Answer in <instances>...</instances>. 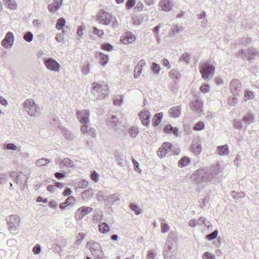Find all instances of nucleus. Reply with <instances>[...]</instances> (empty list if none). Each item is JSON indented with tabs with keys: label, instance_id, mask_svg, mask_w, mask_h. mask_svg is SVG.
<instances>
[{
	"label": "nucleus",
	"instance_id": "f257e3e1",
	"mask_svg": "<svg viewBox=\"0 0 259 259\" xmlns=\"http://www.w3.org/2000/svg\"><path fill=\"white\" fill-rule=\"evenodd\" d=\"M220 171L218 165L199 168L191 175L190 179L193 184L197 186V190L200 192L207 182L213 181Z\"/></svg>",
	"mask_w": 259,
	"mask_h": 259
},
{
	"label": "nucleus",
	"instance_id": "f03ea898",
	"mask_svg": "<svg viewBox=\"0 0 259 259\" xmlns=\"http://www.w3.org/2000/svg\"><path fill=\"white\" fill-rule=\"evenodd\" d=\"M180 153L179 148L169 142L163 143L157 151V155L161 158L167 156L179 155Z\"/></svg>",
	"mask_w": 259,
	"mask_h": 259
},
{
	"label": "nucleus",
	"instance_id": "7ed1b4c3",
	"mask_svg": "<svg viewBox=\"0 0 259 259\" xmlns=\"http://www.w3.org/2000/svg\"><path fill=\"white\" fill-rule=\"evenodd\" d=\"M92 93L98 100L105 98L108 96V86L95 82L92 84Z\"/></svg>",
	"mask_w": 259,
	"mask_h": 259
},
{
	"label": "nucleus",
	"instance_id": "20e7f679",
	"mask_svg": "<svg viewBox=\"0 0 259 259\" xmlns=\"http://www.w3.org/2000/svg\"><path fill=\"white\" fill-rule=\"evenodd\" d=\"M23 107L30 116L38 117L40 115L39 105L32 99H26L23 103Z\"/></svg>",
	"mask_w": 259,
	"mask_h": 259
},
{
	"label": "nucleus",
	"instance_id": "39448f33",
	"mask_svg": "<svg viewBox=\"0 0 259 259\" xmlns=\"http://www.w3.org/2000/svg\"><path fill=\"white\" fill-rule=\"evenodd\" d=\"M199 70L202 78L206 80L212 78L215 72L214 66L208 62L201 64Z\"/></svg>",
	"mask_w": 259,
	"mask_h": 259
},
{
	"label": "nucleus",
	"instance_id": "423d86ee",
	"mask_svg": "<svg viewBox=\"0 0 259 259\" xmlns=\"http://www.w3.org/2000/svg\"><path fill=\"white\" fill-rule=\"evenodd\" d=\"M8 229L13 233H16L20 223V218L17 214H12L7 219Z\"/></svg>",
	"mask_w": 259,
	"mask_h": 259
},
{
	"label": "nucleus",
	"instance_id": "0eeeda50",
	"mask_svg": "<svg viewBox=\"0 0 259 259\" xmlns=\"http://www.w3.org/2000/svg\"><path fill=\"white\" fill-rule=\"evenodd\" d=\"M87 247L90 249L94 256L98 258L103 257V253L102 250V247L98 242L91 240L87 242Z\"/></svg>",
	"mask_w": 259,
	"mask_h": 259
},
{
	"label": "nucleus",
	"instance_id": "6e6552de",
	"mask_svg": "<svg viewBox=\"0 0 259 259\" xmlns=\"http://www.w3.org/2000/svg\"><path fill=\"white\" fill-rule=\"evenodd\" d=\"M230 89L234 96H239L242 94V88L241 81L238 79H234L230 83Z\"/></svg>",
	"mask_w": 259,
	"mask_h": 259
},
{
	"label": "nucleus",
	"instance_id": "1a4fd4ad",
	"mask_svg": "<svg viewBox=\"0 0 259 259\" xmlns=\"http://www.w3.org/2000/svg\"><path fill=\"white\" fill-rule=\"evenodd\" d=\"M44 63L49 70L54 72H59L60 65L54 59L47 58L44 60Z\"/></svg>",
	"mask_w": 259,
	"mask_h": 259
},
{
	"label": "nucleus",
	"instance_id": "9d476101",
	"mask_svg": "<svg viewBox=\"0 0 259 259\" xmlns=\"http://www.w3.org/2000/svg\"><path fill=\"white\" fill-rule=\"evenodd\" d=\"M14 42V36L12 32H8L2 41V45L7 49L12 48Z\"/></svg>",
	"mask_w": 259,
	"mask_h": 259
},
{
	"label": "nucleus",
	"instance_id": "9b49d317",
	"mask_svg": "<svg viewBox=\"0 0 259 259\" xmlns=\"http://www.w3.org/2000/svg\"><path fill=\"white\" fill-rule=\"evenodd\" d=\"M93 208L89 206H82L77 209L75 213V218L78 220H81L84 217L91 213Z\"/></svg>",
	"mask_w": 259,
	"mask_h": 259
},
{
	"label": "nucleus",
	"instance_id": "f8f14e48",
	"mask_svg": "<svg viewBox=\"0 0 259 259\" xmlns=\"http://www.w3.org/2000/svg\"><path fill=\"white\" fill-rule=\"evenodd\" d=\"M256 52L255 49L253 48H248L245 50H242L240 55H241V57L244 59L250 61L254 59V57L256 56Z\"/></svg>",
	"mask_w": 259,
	"mask_h": 259
},
{
	"label": "nucleus",
	"instance_id": "ddd939ff",
	"mask_svg": "<svg viewBox=\"0 0 259 259\" xmlns=\"http://www.w3.org/2000/svg\"><path fill=\"white\" fill-rule=\"evenodd\" d=\"M76 114L78 119L82 124H88L89 122L90 113L89 110H78Z\"/></svg>",
	"mask_w": 259,
	"mask_h": 259
},
{
	"label": "nucleus",
	"instance_id": "4468645a",
	"mask_svg": "<svg viewBox=\"0 0 259 259\" xmlns=\"http://www.w3.org/2000/svg\"><path fill=\"white\" fill-rule=\"evenodd\" d=\"M189 105L190 108L198 114H199L202 110L203 103L198 99L192 100Z\"/></svg>",
	"mask_w": 259,
	"mask_h": 259
},
{
	"label": "nucleus",
	"instance_id": "2eb2a0df",
	"mask_svg": "<svg viewBox=\"0 0 259 259\" xmlns=\"http://www.w3.org/2000/svg\"><path fill=\"white\" fill-rule=\"evenodd\" d=\"M139 117L141 120L142 124L145 126L149 124L150 113L148 111H142L139 114Z\"/></svg>",
	"mask_w": 259,
	"mask_h": 259
},
{
	"label": "nucleus",
	"instance_id": "dca6fc26",
	"mask_svg": "<svg viewBox=\"0 0 259 259\" xmlns=\"http://www.w3.org/2000/svg\"><path fill=\"white\" fill-rule=\"evenodd\" d=\"M136 38L134 34L131 32H127L121 37V41L124 44H129L134 41Z\"/></svg>",
	"mask_w": 259,
	"mask_h": 259
},
{
	"label": "nucleus",
	"instance_id": "f3484780",
	"mask_svg": "<svg viewBox=\"0 0 259 259\" xmlns=\"http://www.w3.org/2000/svg\"><path fill=\"white\" fill-rule=\"evenodd\" d=\"M172 243H171L168 240H167L166 244L164 246V249L163 253L165 259H171L172 255Z\"/></svg>",
	"mask_w": 259,
	"mask_h": 259
},
{
	"label": "nucleus",
	"instance_id": "a211bd4d",
	"mask_svg": "<svg viewBox=\"0 0 259 259\" xmlns=\"http://www.w3.org/2000/svg\"><path fill=\"white\" fill-rule=\"evenodd\" d=\"M159 4L161 9L166 12L171 11L174 7L173 2L171 0H161Z\"/></svg>",
	"mask_w": 259,
	"mask_h": 259
},
{
	"label": "nucleus",
	"instance_id": "6ab92c4d",
	"mask_svg": "<svg viewBox=\"0 0 259 259\" xmlns=\"http://www.w3.org/2000/svg\"><path fill=\"white\" fill-rule=\"evenodd\" d=\"M181 107L176 106L170 108L168 110L169 116L172 118L178 117L181 114Z\"/></svg>",
	"mask_w": 259,
	"mask_h": 259
},
{
	"label": "nucleus",
	"instance_id": "aec40b11",
	"mask_svg": "<svg viewBox=\"0 0 259 259\" xmlns=\"http://www.w3.org/2000/svg\"><path fill=\"white\" fill-rule=\"evenodd\" d=\"M62 4V0H54V3L49 5L48 8L50 12H53L60 8Z\"/></svg>",
	"mask_w": 259,
	"mask_h": 259
},
{
	"label": "nucleus",
	"instance_id": "412c9836",
	"mask_svg": "<svg viewBox=\"0 0 259 259\" xmlns=\"http://www.w3.org/2000/svg\"><path fill=\"white\" fill-rule=\"evenodd\" d=\"M191 151L195 154H199L201 152V145L199 142H193L191 146Z\"/></svg>",
	"mask_w": 259,
	"mask_h": 259
},
{
	"label": "nucleus",
	"instance_id": "4be33fe9",
	"mask_svg": "<svg viewBox=\"0 0 259 259\" xmlns=\"http://www.w3.org/2000/svg\"><path fill=\"white\" fill-rule=\"evenodd\" d=\"M218 154L221 156H226L229 153V147L227 145L220 146L217 147Z\"/></svg>",
	"mask_w": 259,
	"mask_h": 259
},
{
	"label": "nucleus",
	"instance_id": "5701e85b",
	"mask_svg": "<svg viewBox=\"0 0 259 259\" xmlns=\"http://www.w3.org/2000/svg\"><path fill=\"white\" fill-rule=\"evenodd\" d=\"M99 232L102 234H106L110 231L109 225L105 222H100L98 225Z\"/></svg>",
	"mask_w": 259,
	"mask_h": 259
},
{
	"label": "nucleus",
	"instance_id": "b1692460",
	"mask_svg": "<svg viewBox=\"0 0 259 259\" xmlns=\"http://www.w3.org/2000/svg\"><path fill=\"white\" fill-rule=\"evenodd\" d=\"M108 124L113 128L116 129L118 127V120L115 116H112L111 118H108L106 120Z\"/></svg>",
	"mask_w": 259,
	"mask_h": 259
},
{
	"label": "nucleus",
	"instance_id": "393cba45",
	"mask_svg": "<svg viewBox=\"0 0 259 259\" xmlns=\"http://www.w3.org/2000/svg\"><path fill=\"white\" fill-rule=\"evenodd\" d=\"M97 56L100 58V63L103 66H104L108 63L109 60L108 55L102 53H99L97 54Z\"/></svg>",
	"mask_w": 259,
	"mask_h": 259
},
{
	"label": "nucleus",
	"instance_id": "a878e982",
	"mask_svg": "<svg viewBox=\"0 0 259 259\" xmlns=\"http://www.w3.org/2000/svg\"><path fill=\"white\" fill-rule=\"evenodd\" d=\"M163 117V113L159 112L156 114L153 117V124L154 126H157L159 124Z\"/></svg>",
	"mask_w": 259,
	"mask_h": 259
},
{
	"label": "nucleus",
	"instance_id": "bb28decb",
	"mask_svg": "<svg viewBox=\"0 0 259 259\" xmlns=\"http://www.w3.org/2000/svg\"><path fill=\"white\" fill-rule=\"evenodd\" d=\"M50 162V160L49 159L46 158H41L35 161V164L38 167H41L42 166L47 165Z\"/></svg>",
	"mask_w": 259,
	"mask_h": 259
},
{
	"label": "nucleus",
	"instance_id": "cd10ccee",
	"mask_svg": "<svg viewBox=\"0 0 259 259\" xmlns=\"http://www.w3.org/2000/svg\"><path fill=\"white\" fill-rule=\"evenodd\" d=\"M62 134L65 138L68 140H72L74 138V135L65 128L62 129Z\"/></svg>",
	"mask_w": 259,
	"mask_h": 259
},
{
	"label": "nucleus",
	"instance_id": "c85d7f7f",
	"mask_svg": "<svg viewBox=\"0 0 259 259\" xmlns=\"http://www.w3.org/2000/svg\"><path fill=\"white\" fill-rule=\"evenodd\" d=\"M169 76L173 79H179L180 78V73L177 69H172L169 73Z\"/></svg>",
	"mask_w": 259,
	"mask_h": 259
},
{
	"label": "nucleus",
	"instance_id": "c756f323",
	"mask_svg": "<svg viewBox=\"0 0 259 259\" xmlns=\"http://www.w3.org/2000/svg\"><path fill=\"white\" fill-rule=\"evenodd\" d=\"M242 120L247 124H250L254 121V116L252 114H247L243 117Z\"/></svg>",
	"mask_w": 259,
	"mask_h": 259
},
{
	"label": "nucleus",
	"instance_id": "7c9ffc66",
	"mask_svg": "<svg viewBox=\"0 0 259 259\" xmlns=\"http://www.w3.org/2000/svg\"><path fill=\"white\" fill-rule=\"evenodd\" d=\"M190 162V159L187 157H182L179 161L178 165L180 167H183L188 165Z\"/></svg>",
	"mask_w": 259,
	"mask_h": 259
},
{
	"label": "nucleus",
	"instance_id": "2f4dec72",
	"mask_svg": "<svg viewBox=\"0 0 259 259\" xmlns=\"http://www.w3.org/2000/svg\"><path fill=\"white\" fill-rule=\"evenodd\" d=\"M119 200V198L117 196L116 194H111L108 196L105 201L108 202H111L112 204H114L116 201Z\"/></svg>",
	"mask_w": 259,
	"mask_h": 259
},
{
	"label": "nucleus",
	"instance_id": "473e14b6",
	"mask_svg": "<svg viewBox=\"0 0 259 259\" xmlns=\"http://www.w3.org/2000/svg\"><path fill=\"white\" fill-rule=\"evenodd\" d=\"M7 5V8L11 10H15L17 8V4L14 0H4Z\"/></svg>",
	"mask_w": 259,
	"mask_h": 259
},
{
	"label": "nucleus",
	"instance_id": "72a5a7b5",
	"mask_svg": "<svg viewBox=\"0 0 259 259\" xmlns=\"http://www.w3.org/2000/svg\"><path fill=\"white\" fill-rule=\"evenodd\" d=\"M66 23V21L64 18H59L57 22L56 27L58 30H61L63 27L65 26Z\"/></svg>",
	"mask_w": 259,
	"mask_h": 259
},
{
	"label": "nucleus",
	"instance_id": "f704fd0d",
	"mask_svg": "<svg viewBox=\"0 0 259 259\" xmlns=\"http://www.w3.org/2000/svg\"><path fill=\"white\" fill-rule=\"evenodd\" d=\"M151 70L154 74L158 75L161 70L160 66L158 64L153 62L152 64Z\"/></svg>",
	"mask_w": 259,
	"mask_h": 259
},
{
	"label": "nucleus",
	"instance_id": "c9c22d12",
	"mask_svg": "<svg viewBox=\"0 0 259 259\" xmlns=\"http://www.w3.org/2000/svg\"><path fill=\"white\" fill-rule=\"evenodd\" d=\"M85 27L84 25H81L78 28L77 31V39L78 40H80V39H81L82 38V35L83 34V30H85Z\"/></svg>",
	"mask_w": 259,
	"mask_h": 259
},
{
	"label": "nucleus",
	"instance_id": "e433bc0d",
	"mask_svg": "<svg viewBox=\"0 0 259 259\" xmlns=\"http://www.w3.org/2000/svg\"><path fill=\"white\" fill-rule=\"evenodd\" d=\"M231 196L235 199H238L240 198H243L245 196V193L243 192H240L237 193L235 191H232L231 192Z\"/></svg>",
	"mask_w": 259,
	"mask_h": 259
},
{
	"label": "nucleus",
	"instance_id": "4c0bfd02",
	"mask_svg": "<svg viewBox=\"0 0 259 259\" xmlns=\"http://www.w3.org/2000/svg\"><path fill=\"white\" fill-rule=\"evenodd\" d=\"M191 59V55L187 53L183 54L180 58V61H184L187 64H189Z\"/></svg>",
	"mask_w": 259,
	"mask_h": 259
},
{
	"label": "nucleus",
	"instance_id": "58836bf2",
	"mask_svg": "<svg viewBox=\"0 0 259 259\" xmlns=\"http://www.w3.org/2000/svg\"><path fill=\"white\" fill-rule=\"evenodd\" d=\"M111 17H112L111 15L108 13L107 14L106 17H104L102 20H99V23L105 25H108L111 23L112 20H111Z\"/></svg>",
	"mask_w": 259,
	"mask_h": 259
},
{
	"label": "nucleus",
	"instance_id": "ea45409f",
	"mask_svg": "<svg viewBox=\"0 0 259 259\" xmlns=\"http://www.w3.org/2000/svg\"><path fill=\"white\" fill-rule=\"evenodd\" d=\"M93 190L92 189L86 190L81 193V197L83 199H88L93 194Z\"/></svg>",
	"mask_w": 259,
	"mask_h": 259
},
{
	"label": "nucleus",
	"instance_id": "a19ab883",
	"mask_svg": "<svg viewBox=\"0 0 259 259\" xmlns=\"http://www.w3.org/2000/svg\"><path fill=\"white\" fill-rule=\"evenodd\" d=\"M61 164L66 167H72L73 166V161L68 158H64L61 161Z\"/></svg>",
	"mask_w": 259,
	"mask_h": 259
},
{
	"label": "nucleus",
	"instance_id": "79ce46f5",
	"mask_svg": "<svg viewBox=\"0 0 259 259\" xmlns=\"http://www.w3.org/2000/svg\"><path fill=\"white\" fill-rule=\"evenodd\" d=\"M183 30V28L182 26L176 25L171 30L170 35H175L179 32Z\"/></svg>",
	"mask_w": 259,
	"mask_h": 259
},
{
	"label": "nucleus",
	"instance_id": "37998d69",
	"mask_svg": "<svg viewBox=\"0 0 259 259\" xmlns=\"http://www.w3.org/2000/svg\"><path fill=\"white\" fill-rule=\"evenodd\" d=\"M23 38L26 41L30 42L33 40V35L31 32L27 31L24 35Z\"/></svg>",
	"mask_w": 259,
	"mask_h": 259
},
{
	"label": "nucleus",
	"instance_id": "c03bdc74",
	"mask_svg": "<svg viewBox=\"0 0 259 259\" xmlns=\"http://www.w3.org/2000/svg\"><path fill=\"white\" fill-rule=\"evenodd\" d=\"M128 133L131 137L135 138L139 133L137 127H131L128 130Z\"/></svg>",
	"mask_w": 259,
	"mask_h": 259
},
{
	"label": "nucleus",
	"instance_id": "a18cd8bd",
	"mask_svg": "<svg viewBox=\"0 0 259 259\" xmlns=\"http://www.w3.org/2000/svg\"><path fill=\"white\" fill-rule=\"evenodd\" d=\"M218 234V231L217 230H214L211 233L208 234L206 236V239L209 241H211L215 239Z\"/></svg>",
	"mask_w": 259,
	"mask_h": 259
},
{
	"label": "nucleus",
	"instance_id": "49530a36",
	"mask_svg": "<svg viewBox=\"0 0 259 259\" xmlns=\"http://www.w3.org/2000/svg\"><path fill=\"white\" fill-rule=\"evenodd\" d=\"M136 5V0H127L126 3V9L129 10Z\"/></svg>",
	"mask_w": 259,
	"mask_h": 259
},
{
	"label": "nucleus",
	"instance_id": "de8ad7c7",
	"mask_svg": "<svg viewBox=\"0 0 259 259\" xmlns=\"http://www.w3.org/2000/svg\"><path fill=\"white\" fill-rule=\"evenodd\" d=\"M130 208L134 210L136 214H140L141 213L142 211L138 208V206L134 203L130 204Z\"/></svg>",
	"mask_w": 259,
	"mask_h": 259
},
{
	"label": "nucleus",
	"instance_id": "09e8293b",
	"mask_svg": "<svg viewBox=\"0 0 259 259\" xmlns=\"http://www.w3.org/2000/svg\"><path fill=\"white\" fill-rule=\"evenodd\" d=\"M204 127V124L202 121L198 122L194 126L193 129L195 131H201Z\"/></svg>",
	"mask_w": 259,
	"mask_h": 259
},
{
	"label": "nucleus",
	"instance_id": "8fccbe9b",
	"mask_svg": "<svg viewBox=\"0 0 259 259\" xmlns=\"http://www.w3.org/2000/svg\"><path fill=\"white\" fill-rule=\"evenodd\" d=\"M93 33L97 35L98 37L102 38L104 35L103 30L98 29L96 27L93 28Z\"/></svg>",
	"mask_w": 259,
	"mask_h": 259
},
{
	"label": "nucleus",
	"instance_id": "3c124183",
	"mask_svg": "<svg viewBox=\"0 0 259 259\" xmlns=\"http://www.w3.org/2000/svg\"><path fill=\"white\" fill-rule=\"evenodd\" d=\"M113 46L109 43H105L102 45V49L107 51H111L113 50Z\"/></svg>",
	"mask_w": 259,
	"mask_h": 259
},
{
	"label": "nucleus",
	"instance_id": "603ef678",
	"mask_svg": "<svg viewBox=\"0 0 259 259\" xmlns=\"http://www.w3.org/2000/svg\"><path fill=\"white\" fill-rule=\"evenodd\" d=\"M210 86L208 84L204 83L200 87V91L203 93H207L209 92Z\"/></svg>",
	"mask_w": 259,
	"mask_h": 259
},
{
	"label": "nucleus",
	"instance_id": "864d4df0",
	"mask_svg": "<svg viewBox=\"0 0 259 259\" xmlns=\"http://www.w3.org/2000/svg\"><path fill=\"white\" fill-rule=\"evenodd\" d=\"M79 236L80 238L78 237L74 243V245H77L78 246L79 245V244L81 243L82 240L84 239L85 235L82 233H79Z\"/></svg>",
	"mask_w": 259,
	"mask_h": 259
},
{
	"label": "nucleus",
	"instance_id": "5fc2aeb1",
	"mask_svg": "<svg viewBox=\"0 0 259 259\" xmlns=\"http://www.w3.org/2000/svg\"><path fill=\"white\" fill-rule=\"evenodd\" d=\"M238 100L236 97L230 98L228 99V104L230 106H234L237 103Z\"/></svg>",
	"mask_w": 259,
	"mask_h": 259
},
{
	"label": "nucleus",
	"instance_id": "6e6d98bb",
	"mask_svg": "<svg viewBox=\"0 0 259 259\" xmlns=\"http://www.w3.org/2000/svg\"><path fill=\"white\" fill-rule=\"evenodd\" d=\"M175 127L171 124H166L164 127V131L167 134H171Z\"/></svg>",
	"mask_w": 259,
	"mask_h": 259
},
{
	"label": "nucleus",
	"instance_id": "4d7b16f0",
	"mask_svg": "<svg viewBox=\"0 0 259 259\" xmlns=\"http://www.w3.org/2000/svg\"><path fill=\"white\" fill-rule=\"evenodd\" d=\"M142 72V68L140 67L136 66L135 69L134 77L137 78Z\"/></svg>",
	"mask_w": 259,
	"mask_h": 259
},
{
	"label": "nucleus",
	"instance_id": "13d9d810",
	"mask_svg": "<svg viewBox=\"0 0 259 259\" xmlns=\"http://www.w3.org/2000/svg\"><path fill=\"white\" fill-rule=\"evenodd\" d=\"M67 205L73 204L75 202V198L72 196H69L65 201Z\"/></svg>",
	"mask_w": 259,
	"mask_h": 259
},
{
	"label": "nucleus",
	"instance_id": "bf43d9fd",
	"mask_svg": "<svg viewBox=\"0 0 259 259\" xmlns=\"http://www.w3.org/2000/svg\"><path fill=\"white\" fill-rule=\"evenodd\" d=\"M161 228L162 233H165L169 230V226L166 223H161Z\"/></svg>",
	"mask_w": 259,
	"mask_h": 259
},
{
	"label": "nucleus",
	"instance_id": "052dcab7",
	"mask_svg": "<svg viewBox=\"0 0 259 259\" xmlns=\"http://www.w3.org/2000/svg\"><path fill=\"white\" fill-rule=\"evenodd\" d=\"M89 135L91 136L92 137L95 138L96 136V130L92 127L89 128V131L87 133Z\"/></svg>",
	"mask_w": 259,
	"mask_h": 259
},
{
	"label": "nucleus",
	"instance_id": "680f3d73",
	"mask_svg": "<svg viewBox=\"0 0 259 259\" xmlns=\"http://www.w3.org/2000/svg\"><path fill=\"white\" fill-rule=\"evenodd\" d=\"M253 96V92L252 91H246L244 93V97L245 100H247V99H252Z\"/></svg>",
	"mask_w": 259,
	"mask_h": 259
},
{
	"label": "nucleus",
	"instance_id": "e2e57ef3",
	"mask_svg": "<svg viewBox=\"0 0 259 259\" xmlns=\"http://www.w3.org/2000/svg\"><path fill=\"white\" fill-rule=\"evenodd\" d=\"M203 259H215V256L209 252H206L203 254Z\"/></svg>",
	"mask_w": 259,
	"mask_h": 259
},
{
	"label": "nucleus",
	"instance_id": "0e129e2a",
	"mask_svg": "<svg viewBox=\"0 0 259 259\" xmlns=\"http://www.w3.org/2000/svg\"><path fill=\"white\" fill-rule=\"evenodd\" d=\"M234 127L237 130H240L242 127V121H235L234 122Z\"/></svg>",
	"mask_w": 259,
	"mask_h": 259
},
{
	"label": "nucleus",
	"instance_id": "69168bd1",
	"mask_svg": "<svg viewBox=\"0 0 259 259\" xmlns=\"http://www.w3.org/2000/svg\"><path fill=\"white\" fill-rule=\"evenodd\" d=\"M90 127L87 125V124H83L80 127V131L82 134H85L88 133L89 131V128Z\"/></svg>",
	"mask_w": 259,
	"mask_h": 259
},
{
	"label": "nucleus",
	"instance_id": "338daca9",
	"mask_svg": "<svg viewBox=\"0 0 259 259\" xmlns=\"http://www.w3.org/2000/svg\"><path fill=\"white\" fill-rule=\"evenodd\" d=\"M111 20H112V25L113 28L115 29L118 28L119 26L118 22L114 17H111Z\"/></svg>",
	"mask_w": 259,
	"mask_h": 259
},
{
	"label": "nucleus",
	"instance_id": "774afa93",
	"mask_svg": "<svg viewBox=\"0 0 259 259\" xmlns=\"http://www.w3.org/2000/svg\"><path fill=\"white\" fill-rule=\"evenodd\" d=\"M82 72L84 75H87L90 72V65L89 64L84 65L82 68Z\"/></svg>",
	"mask_w": 259,
	"mask_h": 259
}]
</instances>
